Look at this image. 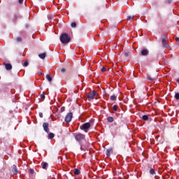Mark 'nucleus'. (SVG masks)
<instances>
[{
	"instance_id": "1",
	"label": "nucleus",
	"mask_w": 179,
	"mask_h": 179,
	"mask_svg": "<svg viewBox=\"0 0 179 179\" xmlns=\"http://www.w3.org/2000/svg\"><path fill=\"white\" fill-rule=\"evenodd\" d=\"M60 41L63 44H68L71 41V37L68 36L66 33L62 34L60 36Z\"/></svg>"
},
{
	"instance_id": "2",
	"label": "nucleus",
	"mask_w": 179,
	"mask_h": 179,
	"mask_svg": "<svg viewBox=\"0 0 179 179\" xmlns=\"http://www.w3.org/2000/svg\"><path fill=\"white\" fill-rule=\"evenodd\" d=\"M90 127H91L90 122H86L80 127V129L85 131V132H87V131H89V129L90 128Z\"/></svg>"
},
{
	"instance_id": "3",
	"label": "nucleus",
	"mask_w": 179,
	"mask_h": 179,
	"mask_svg": "<svg viewBox=\"0 0 179 179\" xmlns=\"http://www.w3.org/2000/svg\"><path fill=\"white\" fill-rule=\"evenodd\" d=\"M72 118H73V113L70 112L66 114V115L64 118V121H65V122H71V121H72Z\"/></svg>"
},
{
	"instance_id": "4",
	"label": "nucleus",
	"mask_w": 179,
	"mask_h": 179,
	"mask_svg": "<svg viewBox=\"0 0 179 179\" xmlns=\"http://www.w3.org/2000/svg\"><path fill=\"white\" fill-rule=\"evenodd\" d=\"M85 136L84 134L78 133L75 136V139L77 141V142H82L83 139H85Z\"/></svg>"
},
{
	"instance_id": "5",
	"label": "nucleus",
	"mask_w": 179,
	"mask_h": 179,
	"mask_svg": "<svg viewBox=\"0 0 179 179\" xmlns=\"http://www.w3.org/2000/svg\"><path fill=\"white\" fill-rule=\"evenodd\" d=\"M147 79L150 80V82L156 80V79H157V73H155L153 76L147 75Z\"/></svg>"
},
{
	"instance_id": "6",
	"label": "nucleus",
	"mask_w": 179,
	"mask_h": 179,
	"mask_svg": "<svg viewBox=\"0 0 179 179\" xmlns=\"http://www.w3.org/2000/svg\"><path fill=\"white\" fill-rule=\"evenodd\" d=\"M96 94H97V92L93 90L92 92H90L88 95H87V99L89 100V101H90V100H93L94 99V97H96Z\"/></svg>"
},
{
	"instance_id": "7",
	"label": "nucleus",
	"mask_w": 179,
	"mask_h": 179,
	"mask_svg": "<svg viewBox=\"0 0 179 179\" xmlns=\"http://www.w3.org/2000/svg\"><path fill=\"white\" fill-rule=\"evenodd\" d=\"M50 124H48V122H44L43 124V128L45 131V132H46L47 134L50 133Z\"/></svg>"
},
{
	"instance_id": "8",
	"label": "nucleus",
	"mask_w": 179,
	"mask_h": 179,
	"mask_svg": "<svg viewBox=\"0 0 179 179\" xmlns=\"http://www.w3.org/2000/svg\"><path fill=\"white\" fill-rule=\"evenodd\" d=\"M167 38V37L165 36V35H162V45L163 47H164V48H167L169 47V43H166V39Z\"/></svg>"
},
{
	"instance_id": "9",
	"label": "nucleus",
	"mask_w": 179,
	"mask_h": 179,
	"mask_svg": "<svg viewBox=\"0 0 179 179\" xmlns=\"http://www.w3.org/2000/svg\"><path fill=\"white\" fill-rule=\"evenodd\" d=\"M48 19L50 22H55V20H57V18L55 17V16L51 15H48Z\"/></svg>"
},
{
	"instance_id": "10",
	"label": "nucleus",
	"mask_w": 179,
	"mask_h": 179,
	"mask_svg": "<svg viewBox=\"0 0 179 179\" xmlns=\"http://www.w3.org/2000/svg\"><path fill=\"white\" fill-rule=\"evenodd\" d=\"M3 65L7 71H10V69H12V64L3 63Z\"/></svg>"
},
{
	"instance_id": "11",
	"label": "nucleus",
	"mask_w": 179,
	"mask_h": 179,
	"mask_svg": "<svg viewBox=\"0 0 179 179\" xmlns=\"http://www.w3.org/2000/svg\"><path fill=\"white\" fill-rule=\"evenodd\" d=\"M148 54H149V50H148V49H144L141 51V55H143V57H146Z\"/></svg>"
},
{
	"instance_id": "12",
	"label": "nucleus",
	"mask_w": 179,
	"mask_h": 179,
	"mask_svg": "<svg viewBox=\"0 0 179 179\" xmlns=\"http://www.w3.org/2000/svg\"><path fill=\"white\" fill-rule=\"evenodd\" d=\"M12 171H13V174H17L19 173V171H17V167L16 166V165L13 166Z\"/></svg>"
},
{
	"instance_id": "13",
	"label": "nucleus",
	"mask_w": 179,
	"mask_h": 179,
	"mask_svg": "<svg viewBox=\"0 0 179 179\" xmlns=\"http://www.w3.org/2000/svg\"><path fill=\"white\" fill-rule=\"evenodd\" d=\"M111 153H113V148L108 149L106 150V156L108 157Z\"/></svg>"
},
{
	"instance_id": "14",
	"label": "nucleus",
	"mask_w": 179,
	"mask_h": 179,
	"mask_svg": "<svg viewBox=\"0 0 179 179\" xmlns=\"http://www.w3.org/2000/svg\"><path fill=\"white\" fill-rule=\"evenodd\" d=\"M46 55H47L46 53L43 52V53L39 54L38 57L39 58H41V59H44Z\"/></svg>"
},
{
	"instance_id": "15",
	"label": "nucleus",
	"mask_w": 179,
	"mask_h": 179,
	"mask_svg": "<svg viewBox=\"0 0 179 179\" xmlns=\"http://www.w3.org/2000/svg\"><path fill=\"white\" fill-rule=\"evenodd\" d=\"M47 167H48V164L47 162L42 163V169L44 170H47Z\"/></svg>"
},
{
	"instance_id": "16",
	"label": "nucleus",
	"mask_w": 179,
	"mask_h": 179,
	"mask_svg": "<svg viewBox=\"0 0 179 179\" xmlns=\"http://www.w3.org/2000/svg\"><path fill=\"white\" fill-rule=\"evenodd\" d=\"M46 79L48 80V82H52V77H51V76L49 74L46 75Z\"/></svg>"
},
{
	"instance_id": "17",
	"label": "nucleus",
	"mask_w": 179,
	"mask_h": 179,
	"mask_svg": "<svg viewBox=\"0 0 179 179\" xmlns=\"http://www.w3.org/2000/svg\"><path fill=\"white\" fill-rule=\"evenodd\" d=\"M107 120L108 122H114V117L109 116L108 117Z\"/></svg>"
},
{
	"instance_id": "18",
	"label": "nucleus",
	"mask_w": 179,
	"mask_h": 179,
	"mask_svg": "<svg viewBox=\"0 0 179 179\" xmlns=\"http://www.w3.org/2000/svg\"><path fill=\"white\" fill-rule=\"evenodd\" d=\"M74 174L76 176H79V174H80V171L79 169H74Z\"/></svg>"
},
{
	"instance_id": "19",
	"label": "nucleus",
	"mask_w": 179,
	"mask_h": 179,
	"mask_svg": "<svg viewBox=\"0 0 179 179\" xmlns=\"http://www.w3.org/2000/svg\"><path fill=\"white\" fill-rule=\"evenodd\" d=\"M110 100L111 101H114L115 100H117V95L113 94L112 96H110Z\"/></svg>"
},
{
	"instance_id": "20",
	"label": "nucleus",
	"mask_w": 179,
	"mask_h": 179,
	"mask_svg": "<svg viewBox=\"0 0 179 179\" xmlns=\"http://www.w3.org/2000/svg\"><path fill=\"white\" fill-rule=\"evenodd\" d=\"M142 120H143L144 121H148V120H149V116H148L147 115H144L142 116Z\"/></svg>"
},
{
	"instance_id": "21",
	"label": "nucleus",
	"mask_w": 179,
	"mask_h": 179,
	"mask_svg": "<svg viewBox=\"0 0 179 179\" xmlns=\"http://www.w3.org/2000/svg\"><path fill=\"white\" fill-rule=\"evenodd\" d=\"M150 174H152V176H155V174H156V171H155L154 169H150Z\"/></svg>"
},
{
	"instance_id": "22",
	"label": "nucleus",
	"mask_w": 179,
	"mask_h": 179,
	"mask_svg": "<svg viewBox=\"0 0 179 179\" xmlns=\"http://www.w3.org/2000/svg\"><path fill=\"white\" fill-rule=\"evenodd\" d=\"M54 136H55L54 133H50L48 134V139H52Z\"/></svg>"
},
{
	"instance_id": "23",
	"label": "nucleus",
	"mask_w": 179,
	"mask_h": 179,
	"mask_svg": "<svg viewBox=\"0 0 179 179\" xmlns=\"http://www.w3.org/2000/svg\"><path fill=\"white\" fill-rule=\"evenodd\" d=\"M113 108L114 111H117L118 110V106L114 105Z\"/></svg>"
},
{
	"instance_id": "24",
	"label": "nucleus",
	"mask_w": 179,
	"mask_h": 179,
	"mask_svg": "<svg viewBox=\"0 0 179 179\" xmlns=\"http://www.w3.org/2000/svg\"><path fill=\"white\" fill-rule=\"evenodd\" d=\"M175 99L176 100H179V93L178 92L175 94Z\"/></svg>"
},
{
	"instance_id": "25",
	"label": "nucleus",
	"mask_w": 179,
	"mask_h": 179,
	"mask_svg": "<svg viewBox=\"0 0 179 179\" xmlns=\"http://www.w3.org/2000/svg\"><path fill=\"white\" fill-rule=\"evenodd\" d=\"M134 17H135V16H131V15H129L128 17H127V20H131V19H133Z\"/></svg>"
},
{
	"instance_id": "26",
	"label": "nucleus",
	"mask_w": 179,
	"mask_h": 179,
	"mask_svg": "<svg viewBox=\"0 0 179 179\" xmlns=\"http://www.w3.org/2000/svg\"><path fill=\"white\" fill-rule=\"evenodd\" d=\"M16 41H17V43H20L22 41V37H17L16 38Z\"/></svg>"
},
{
	"instance_id": "27",
	"label": "nucleus",
	"mask_w": 179,
	"mask_h": 179,
	"mask_svg": "<svg viewBox=\"0 0 179 179\" xmlns=\"http://www.w3.org/2000/svg\"><path fill=\"white\" fill-rule=\"evenodd\" d=\"M41 99H45V95L44 94V92L40 95Z\"/></svg>"
},
{
	"instance_id": "28",
	"label": "nucleus",
	"mask_w": 179,
	"mask_h": 179,
	"mask_svg": "<svg viewBox=\"0 0 179 179\" xmlns=\"http://www.w3.org/2000/svg\"><path fill=\"white\" fill-rule=\"evenodd\" d=\"M173 2V0H166L165 1V3H171Z\"/></svg>"
},
{
	"instance_id": "29",
	"label": "nucleus",
	"mask_w": 179,
	"mask_h": 179,
	"mask_svg": "<svg viewBox=\"0 0 179 179\" xmlns=\"http://www.w3.org/2000/svg\"><path fill=\"white\" fill-rule=\"evenodd\" d=\"M28 65H29V62L25 61V62H24V66H28Z\"/></svg>"
},
{
	"instance_id": "30",
	"label": "nucleus",
	"mask_w": 179,
	"mask_h": 179,
	"mask_svg": "<svg viewBox=\"0 0 179 179\" xmlns=\"http://www.w3.org/2000/svg\"><path fill=\"white\" fill-rule=\"evenodd\" d=\"M71 27L73 28L76 27V23H71Z\"/></svg>"
},
{
	"instance_id": "31",
	"label": "nucleus",
	"mask_w": 179,
	"mask_h": 179,
	"mask_svg": "<svg viewBox=\"0 0 179 179\" xmlns=\"http://www.w3.org/2000/svg\"><path fill=\"white\" fill-rule=\"evenodd\" d=\"M64 111H65V107L63 106L61 108V112L64 113Z\"/></svg>"
},
{
	"instance_id": "32",
	"label": "nucleus",
	"mask_w": 179,
	"mask_h": 179,
	"mask_svg": "<svg viewBox=\"0 0 179 179\" xmlns=\"http://www.w3.org/2000/svg\"><path fill=\"white\" fill-rule=\"evenodd\" d=\"M29 173H30L31 174H34V170L30 169V170H29Z\"/></svg>"
},
{
	"instance_id": "33",
	"label": "nucleus",
	"mask_w": 179,
	"mask_h": 179,
	"mask_svg": "<svg viewBox=\"0 0 179 179\" xmlns=\"http://www.w3.org/2000/svg\"><path fill=\"white\" fill-rule=\"evenodd\" d=\"M101 71H102L103 73H104V72L106 71V68H105V67H102V68H101Z\"/></svg>"
},
{
	"instance_id": "34",
	"label": "nucleus",
	"mask_w": 179,
	"mask_h": 179,
	"mask_svg": "<svg viewBox=\"0 0 179 179\" xmlns=\"http://www.w3.org/2000/svg\"><path fill=\"white\" fill-rule=\"evenodd\" d=\"M18 2L20 5H22V3H23V0H18Z\"/></svg>"
},
{
	"instance_id": "35",
	"label": "nucleus",
	"mask_w": 179,
	"mask_h": 179,
	"mask_svg": "<svg viewBox=\"0 0 179 179\" xmlns=\"http://www.w3.org/2000/svg\"><path fill=\"white\" fill-rule=\"evenodd\" d=\"M66 70L65 69V68H62V69H61V71L62 72V73H64V72H65Z\"/></svg>"
},
{
	"instance_id": "36",
	"label": "nucleus",
	"mask_w": 179,
	"mask_h": 179,
	"mask_svg": "<svg viewBox=\"0 0 179 179\" xmlns=\"http://www.w3.org/2000/svg\"><path fill=\"white\" fill-rule=\"evenodd\" d=\"M175 40H176V41H177L178 43H179V38H178V37H176V38H175Z\"/></svg>"
},
{
	"instance_id": "37",
	"label": "nucleus",
	"mask_w": 179,
	"mask_h": 179,
	"mask_svg": "<svg viewBox=\"0 0 179 179\" xmlns=\"http://www.w3.org/2000/svg\"><path fill=\"white\" fill-rule=\"evenodd\" d=\"M129 55L128 54V52L124 53V57H129Z\"/></svg>"
},
{
	"instance_id": "38",
	"label": "nucleus",
	"mask_w": 179,
	"mask_h": 179,
	"mask_svg": "<svg viewBox=\"0 0 179 179\" xmlns=\"http://www.w3.org/2000/svg\"><path fill=\"white\" fill-rule=\"evenodd\" d=\"M39 116H40L41 118H43V113H40Z\"/></svg>"
},
{
	"instance_id": "39",
	"label": "nucleus",
	"mask_w": 179,
	"mask_h": 179,
	"mask_svg": "<svg viewBox=\"0 0 179 179\" xmlns=\"http://www.w3.org/2000/svg\"><path fill=\"white\" fill-rule=\"evenodd\" d=\"M80 150H84L83 147H80Z\"/></svg>"
},
{
	"instance_id": "40",
	"label": "nucleus",
	"mask_w": 179,
	"mask_h": 179,
	"mask_svg": "<svg viewBox=\"0 0 179 179\" xmlns=\"http://www.w3.org/2000/svg\"><path fill=\"white\" fill-rule=\"evenodd\" d=\"M177 82L178 83H179V78L177 79Z\"/></svg>"
},
{
	"instance_id": "41",
	"label": "nucleus",
	"mask_w": 179,
	"mask_h": 179,
	"mask_svg": "<svg viewBox=\"0 0 179 179\" xmlns=\"http://www.w3.org/2000/svg\"><path fill=\"white\" fill-rule=\"evenodd\" d=\"M176 27H179V24H178V25H177Z\"/></svg>"
},
{
	"instance_id": "42",
	"label": "nucleus",
	"mask_w": 179,
	"mask_h": 179,
	"mask_svg": "<svg viewBox=\"0 0 179 179\" xmlns=\"http://www.w3.org/2000/svg\"><path fill=\"white\" fill-rule=\"evenodd\" d=\"M71 23H75V22H72Z\"/></svg>"
}]
</instances>
